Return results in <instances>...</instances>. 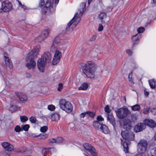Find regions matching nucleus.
I'll use <instances>...</instances> for the list:
<instances>
[{
    "label": "nucleus",
    "instance_id": "61",
    "mask_svg": "<svg viewBox=\"0 0 156 156\" xmlns=\"http://www.w3.org/2000/svg\"><path fill=\"white\" fill-rule=\"evenodd\" d=\"M16 1H17L18 2V4H19V7H21V6L22 5L21 2L19 1L18 0H16Z\"/></svg>",
    "mask_w": 156,
    "mask_h": 156
},
{
    "label": "nucleus",
    "instance_id": "29",
    "mask_svg": "<svg viewBox=\"0 0 156 156\" xmlns=\"http://www.w3.org/2000/svg\"><path fill=\"white\" fill-rule=\"evenodd\" d=\"M131 107L132 110L133 111H139L140 108V105L138 104L131 106Z\"/></svg>",
    "mask_w": 156,
    "mask_h": 156
},
{
    "label": "nucleus",
    "instance_id": "9",
    "mask_svg": "<svg viewBox=\"0 0 156 156\" xmlns=\"http://www.w3.org/2000/svg\"><path fill=\"white\" fill-rule=\"evenodd\" d=\"M138 146L141 153H143L146 151L147 147V143L146 140H141L138 144Z\"/></svg>",
    "mask_w": 156,
    "mask_h": 156
},
{
    "label": "nucleus",
    "instance_id": "38",
    "mask_svg": "<svg viewBox=\"0 0 156 156\" xmlns=\"http://www.w3.org/2000/svg\"><path fill=\"white\" fill-rule=\"evenodd\" d=\"M50 9H49V8H47V7L44 6L42 8L41 11L43 14H45Z\"/></svg>",
    "mask_w": 156,
    "mask_h": 156
},
{
    "label": "nucleus",
    "instance_id": "52",
    "mask_svg": "<svg viewBox=\"0 0 156 156\" xmlns=\"http://www.w3.org/2000/svg\"><path fill=\"white\" fill-rule=\"evenodd\" d=\"M45 4V2L44 0H40L39 3V7H42Z\"/></svg>",
    "mask_w": 156,
    "mask_h": 156
},
{
    "label": "nucleus",
    "instance_id": "63",
    "mask_svg": "<svg viewBox=\"0 0 156 156\" xmlns=\"http://www.w3.org/2000/svg\"><path fill=\"white\" fill-rule=\"evenodd\" d=\"M40 136H41V138L42 139H44L45 138V136L43 135H41V134Z\"/></svg>",
    "mask_w": 156,
    "mask_h": 156
},
{
    "label": "nucleus",
    "instance_id": "18",
    "mask_svg": "<svg viewBox=\"0 0 156 156\" xmlns=\"http://www.w3.org/2000/svg\"><path fill=\"white\" fill-rule=\"evenodd\" d=\"M4 58L6 65L10 69L12 68L13 65L11 60L9 58L7 53L4 54Z\"/></svg>",
    "mask_w": 156,
    "mask_h": 156
},
{
    "label": "nucleus",
    "instance_id": "58",
    "mask_svg": "<svg viewBox=\"0 0 156 156\" xmlns=\"http://www.w3.org/2000/svg\"><path fill=\"white\" fill-rule=\"evenodd\" d=\"M144 94L146 97L148 96L149 94V92L147 91L146 90H144Z\"/></svg>",
    "mask_w": 156,
    "mask_h": 156
},
{
    "label": "nucleus",
    "instance_id": "59",
    "mask_svg": "<svg viewBox=\"0 0 156 156\" xmlns=\"http://www.w3.org/2000/svg\"><path fill=\"white\" fill-rule=\"evenodd\" d=\"M26 77L28 78H30L31 77V75L30 73H27L26 74Z\"/></svg>",
    "mask_w": 156,
    "mask_h": 156
},
{
    "label": "nucleus",
    "instance_id": "25",
    "mask_svg": "<svg viewBox=\"0 0 156 156\" xmlns=\"http://www.w3.org/2000/svg\"><path fill=\"white\" fill-rule=\"evenodd\" d=\"M100 127V131L102 132L105 134H108L110 132V130L108 127L105 124H103Z\"/></svg>",
    "mask_w": 156,
    "mask_h": 156
},
{
    "label": "nucleus",
    "instance_id": "2",
    "mask_svg": "<svg viewBox=\"0 0 156 156\" xmlns=\"http://www.w3.org/2000/svg\"><path fill=\"white\" fill-rule=\"evenodd\" d=\"M78 14V12L76 13L73 18L68 23L66 29V32L72 31L80 21L81 18L80 17L77 16Z\"/></svg>",
    "mask_w": 156,
    "mask_h": 156
},
{
    "label": "nucleus",
    "instance_id": "22",
    "mask_svg": "<svg viewBox=\"0 0 156 156\" xmlns=\"http://www.w3.org/2000/svg\"><path fill=\"white\" fill-rule=\"evenodd\" d=\"M29 62L27 63L26 65V67L27 69H34L36 65L35 61L32 60V61H29Z\"/></svg>",
    "mask_w": 156,
    "mask_h": 156
},
{
    "label": "nucleus",
    "instance_id": "50",
    "mask_svg": "<svg viewBox=\"0 0 156 156\" xmlns=\"http://www.w3.org/2000/svg\"><path fill=\"white\" fill-rule=\"evenodd\" d=\"M63 86L62 83H59L58 85V87L57 89V90L59 91H61L63 88Z\"/></svg>",
    "mask_w": 156,
    "mask_h": 156
},
{
    "label": "nucleus",
    "instance_id": "17",
    "mask_svg": "<svg viewBox=\"0 0 156 156\" xmlns=\"http://www.w3.org/2000/svg\"><path fill=\"white\" fill-rule=\"evenodd\" d=\"M60 43V40L58 37L55 38L53 43L51 47V50L52 51H54L56 50V48L58 47Z\"/></svg>",
    "mask_w": 156,
    "mask_h": 156
},
{
    "label": "nucleus",
    "instance_id": "19",
    "mask_svg": "<svg viewBox=\"0 0 156 156\" xmlns=\"http://www.w3.org/2000/svg\"><path fill=\"white\" fill-rule=\"evenodd\" d=\"M107 120L112 125L114 128L115 125V118L113 115L110 113H108L106 115Z\"/></svg>",
    "mask_w": 156,
    "mask_h": 156
},
{
    "label": "nucleus",
    "instance_id": "11",
    "mask_svg": "<svg viewBox=\"0 0 156 156\" xmlns=\"http://www.w3.org/2000/svg\"><path fill=\"white\" fill-rule=\"evenodd\" d=\"M46 62L44 58H39L37 62V67L39 70L41 72H44Z\"/></svg>",
    "mask_w": 156,
    "mask_h": 156
},
{
    "label": "nucleus",
    "instance_id": "13",
    "mask_svg": "<svg viewBox=\"0 0 156 156\" xmlns=\"http://www.w3.org/2000/svg\"><path fill=\"white\" fill-rule=\"evenodd\" d=\"M141 38L140 35L137 34L132 36L133 47L138 44L140 39Z\"/></svg>",
    "mask_w": 156,
    "mask_h": 156
},
{
    "label": "nucleus",
    "instance_id": "4",
    "mask_svg": "<svg viewBox=\"0 0 156 156\" xmlns=\"http://www.w3.org/2000/svg\"><path fill=\"white\" fill-rule=\"evenodd\" d=\"M60 108L66 112L70 113L73 109V107L69 101L64 99L61 100L59 102Z\"/></svg>",
    "mask_w": 156,
    "mask_h": 156
},
{
    "label": "nucleus",
    "instance_id": "7",
    "mask_svg": "<svg viewBox=\"0 0 156 156\" xmlns=\"http://www.w3.org/2000/svg\"><path fill=\"white\" fill-rule=\"evenodd\" d=\"M12 5L10 2L7 0L5 1L2 3V7L0 9V13L9 12L12 10Z\"/></svg>",
    "mask_w": 156,
    "mask_h": 156
},
{
    "label": "nucleus",
    "instance_id": "26",
    "mask_svg": "<svg viewBox=\"0 0 156 156\" xmlns=\"http://www.w3.org/2000/svg\"><path fill=\"white\" fill-rule=\"evenodd\" d=\"M106 17L107 15L105 12H101L99 16V19L101 20L102 23L105 22V20Z\"/></svg>",
    "mask_w": 156,
    "mask_h": 156
},
{
    "label": "nucleus",
    "instance_id": "42",
    "mask_svg": "<svg viewBox=\"0 0 156 156\" xmlns=\"http://www.w3.org/2000/svg\"><path fill=\"white\" fill-rule=\"evenodd\" d=\"M48 108L49 110L53 111L55 109V107L52 105H49L48 106Z\"/></svg>",
    "mask_w": 156,
    "mask_h": 156
},
{
    "label": "nucleus",
    "instance_id": "37",
    "mask_svg": "<svg viewBox=\"0 0 156 156\" xmlns=\"http://www.w3.org/2000/svg\"><path fill=\"white\" fill-rule=\"evenodd\" d=\"M29 120L32 123H35L37 121V119L35 117L31 116L29 118Z\"/></svg>",
    "mask_w": 156,
    "mask_h": 156
},
{
    "label": "nucleus",
    "instance_id": "35",
    "mask_svg": "<svg viewBox=\"0 0 156 156\" xmlns=\"http://www.w3.org/2000/svg\"><path fill=\"white\" fill-rule=\"evenodd\" d=\"M20 119L22 122H25L28 120V118L25 116H20Z\"/></svg>",
    "mask_w": 156,
    "mask_h": 156
},
{
    "label": "nucleus",
    "instance_id": "14",
    "mask_svg": "<svg viewBox=\"0 0 156 156\" xmlns=\"http://www.w3.org/2000/svg\"><path fill=\"white\" fill-rule=\"evenodd\" d=\"M146 125L144 123H138L134 128V131L136 132L142 131L145 128Z\"/></svg>",
    "mask_w": 156,
    "mask_h": 156
},
{
    "label": "nucleus",
    "instance_id": "40",
    "mask_svg": "<svg viewBox=\"0 0 156 156\" xmlns=\"http://www.w3.org/2000/svg\"><path fill=\"white\" fill-rule=\"evenodd\" d=\"M0 156H10V155L6 151H2L0 152Z\"/></svg>",
    "mask_w": 156,
    "mask_h": 156
},
{
    "label": "nucleus",
    "instance_id": "3",
    "mask_svg": "<svg viewBox=\"0 0 156 156\" xmlns=\"http://www.w3.org/2000/svg\"><path fill=\"white\" fill-rule=\"evenodd\" d=\"M40 48L41 47L39 45H37L34 47L31 51L27 55L26 58L27 61V62L32 60L35 61L34 60L37 58L40 52Z\"/></svg>",
    "mask_w": 156,
    "mask_h": 156
},
{
    "label": "nucleus",
    "instance_id": "62",
    "mask_svg": "<svg viewBox=\"0 0 156 156\" xmlns=\"http://www.w3.org/2000/svg\"><path fill=\"white\" fill-rule=\"evenodd\" d=\"M59 0H55V3L56 4H57L59 2Z\"/></svg>",
    "mask_w": 156,
    "mask_h": 156
},
{
    "label": "nucleus",
    "instance_id": "44",
    "mask_svg": "<svg viewBox=\"0 0 156 156\" xmlns=\"http://www.w3.org/2000/svg\"><path fill=\"white\" fill-rule=\"evenodd\" d=\"M145 30V29L144 27H140L137 30V31L138 33V34H140L143 33Z\"/></svg>",
    "mask_w": 156,
    "mask_h": 156
},
{
    "label": "nucleus",
    "instance_id": "16",
    "mask_svg": "<svg viewBox=\"0 0 156 156\" xmlns=\"http://www.w3.org/2000/svg\"><path fill=\"white\" fill-rule=\"evenodd\" d=\"M16 94L19 100L23 102H25L27 100V96L24 93L21 92H16Z\"/></svg>",
    "mask_w": 156,
    "mask_h": 156
},
{
    "label": "nucleus",
    "instance_id": "47",
    "mask_svg": "<svg viewBox=\"0 0 156 156\" xmlns=\"http://www.w3.org/2000/svg\"><path fill=\"white\" fill-rule=\"evenodd\" d=\"M105 111L108 114L110 113L111 110L110 109L109 106L108 105H106L105 108Z\"/></svg>",
    "mask_w": 156,
    "mask_h": 156
},
{
    "label": "nucleus",
    "instance_id": "24",
    "mask_svg": "<svg viewBox=\"0 0 156 156\" xmlns=\"http://www.w3.org/2000/svg\"><path fill=\"white\" fill-rule=\"evenodd\" d=\"M103 124L98 121H94L93 123V126L97 130H100L101 126H102Z\"/></svg>",
    "mask_w": 156,
    "mask_h": 156
},
{
    "label": "nucleus",
    "instance_id": "46",
    "mask_svg": "<svg viewBox=\"0 0 156 156\" xmlns=\"http://www.w3.org/2000/svg\"><path fill=\"white\" fill-rule=\"evenodd\" d=\"M48 128L47 126H44L41 128V131L43 133L45 132L47 130Z\"/></svg>",
    "mask_w": 156,
    "mask_h": 156
},
{
    "label": "nucleus",
    "instance_id": "30",
    "mask_svg": "<svg viewBox=\"0 0 156 156\" xmlns=\"http://www.w3.org/2000/svg\"><path fill=\"white\" fill-rule=\"evenodd\" d=\"M44 6L47 7V8H49V9H50L51 8H52V6H51V1L50 0H48Z\"/></svg>",
    "mask_w": 156,
    "mask_h": 156
},
{
    "label": "nucleus",
    "instance_id": "10",
    "mask_svg": "<svg viewBox=\"0 0 156 156\" xmlns=\"http://www.w3.org/2000/svg\"><path fill=\"white\" fill-rule=\"evenodd\" d=\"M55 53L53 57L52 64L53 65H55L58 63L62 57V53L58 50H56Z\"/></svg>",
    "mask_w": 156,
    "mask_h": 156
},
{
    "label": "nucleus",
    "instance_id": "60",
    "mask_svg": "<svg viewBox=\"0 0 156 156\" xmlns=\"http://www.w3.org/2000/svg\"><path fill=\"white\" fill-rule=\"evenodd\" d=\"M20 7L21 8H23L24 10L27 9V7L24 5H22Z\"/></svg>",
    "mask_w": 156,
    "mask_h": 156
},
{
    "label": "nucleus",
    "instance_id": "34",
    "mask_svg": "<svg viewBox=\"0 0 156 156\" xmlns=\"http://www.w3.org/2000/svg\"><path fill=\"white\" fill-rule=\"evenodd\" d=\"M149 85L151 87L152 89H154L155 87V84L153 80H149Z\"/></svg>",
    "mask_w": 156,
    "mask_h": 156
},
{
    "label": "nucleus",
    "instance_id": "48",
    "mask_svg": "<svg viewBox=\"0 0 156 156\" xmlns=\"http://www.w3.org/2000/svg\"><path fill=\"white\" fill-rule=\"evenodd\" d=\"M128 78L129 81L132 83H133V80L132 79V73L131 72L130 74H129L128 76Z\"/></svg>",
    "mask_w": 156,
    "mask_h": 156
},
{
    "label": "nucleus",
    "instance_id": "56",
    "mask_svg": "<svg viewBox=\"0 0 156 156\" xmlns=\"http://www.w3.org/2000/svg\"><path fill=\"white\" fill-rule=\"evenodd\" d=\"M126 53L129 55H131L132 54V51L128 49L126 50Z\"/></svg>",
    "mask_w": 156,
    "mask_h": 156
},
{
    "label": "nucleus",
    "instance_id": "39",
    "mask_svg": "<svg viewBox=\"0 0 156 156\" xmlns=\"http://www.w3.org/2000/svg\"><path fill=\"white\" fill-rule=\"evenodd\" d=\"M151 155L153 156H156V147L152 149L150 151Z\"/></svg>",
    "mask_w": 156,
    "mask_h": 156
},
{
    "label": "nucleus",
    "instance_id": "27",
    "mask_svg": "<svg viewBox=\"0 0 156 156\" xmlns=\"http://www.w3.org/2000/svg\"><path fill=\"white\" fill-rule=\"evenodd\" d=\"M88 87V84L86 83H84L82 84L81 86L79 87V90H85L87 89Z\"/></svg>",
    "mask_w": 156,
    "mask_h": 156
},
{
    "label": "nucleus",
    "instance_id": "45",
    "mask_svg": "<svg viewBox=\"0 0 156 156\" xmlns=\"http://www.w3.org/2000/svg\"><path fill=\"white\" fill-rule=\"evenodd\" d=\"M56 143H62L63 141V139L62 137H58L56 139Z\"/></svg>",
    "mask_w": 156,
    "mask_h": 156
},
{
    "label": "nucleus",
    "instance_id": "51",
    "mask_svg": "<svg viewBox=\"0 0 156 156\" xmlns=\"http://www.w3.org/2000/svg\"><path fill=\"white\" fill-rule=\"evenodd\" d=\"M129 123V121L128 120H124L123 122V126H124L128 125Z\"/></svg>",
    "mask_w": 156,
    "mask_h": 156
},
{
    "label": "nucleus",
    "instance_id": "49",
    "mask_svg": "<svg viewBox=\"0 0 156 156\" xmlns=\"http://www.w3.org/2000/svg\"><path fill=\"white\" fill-rule=\"evenodd\" d=\"M97 120L96 121H98L101 122V121L104 120V118L101 115H98L97 117Z\"/></svg>",
    "mask_w": 156,
    "mask_h": 156
},
{
    "label": "nucleus",
    "instance_id": "53",
    "mask_svg": "<svg viewBox=\"0 0 156 156\" xmlns=\"http://www.w3.org/2000/svg\"><path fill=\"white\" fill-rule=\"evenodd\" d=\"M87 112H86L83 113H82L80 114V117L81 118H84L85 116L87 117Z\"/></svg>",
    "mask_w": 156,
    "mask_h": 156
},
{
    "label": "nucleus",
    "instance_id": "12",
    "mask_svg": "<svg viewBox=\"0 0 156 156\" xmlns=\"http://www.w3.org/2000/svg\"><path fill=\"white\" fill-rule=\"evenodd\" d=\"M50 32V30L47 29L43 31L41 34L37 37L38 41L41 42L46 38L48 36Z\"/></svg>",
    "mask_w": 156,
    "mask_h": 156
},
{
    "label": "nucleus",
    "instance_id": "15",
    "mask_svg": "<svg viewBox=\"0 0 156 156\" xmlns=\"http://www.w3.org/2000/svg\"><path fill=\"white\" fill-rule=\"evenodd\" d=\"M2 146L6 150L12 151L14 149V147L12 145L8 142H3L1 144Z\"/></svg>",
    "mask_w": 156,
    "mask_h": 156
},
{
    "label": "nucleus",
    "instance_id": "64",
    "mask_svg": "<svg viewBox=\"0 0 156 156\" xmlns=\"http://www.w3.org/2000/svg\"><path fill=\"white\" fill-rule=\"evenodd\" d=\"M93 0H88V4L89 5Z\"/></svg>",
    "mask_w": 156,
    "mask_h": 156
},
{
    "label": "nucleus",
    "instance_id": "41",
    "mask_svg": "<svg viewBox=\"0 0 156 156\" xmlns=\"http://www.w3.org/2000/svg\"><path fill=\"white\" fill-rule=\"evenodd\" d=\"M87 116H89L91 117H94L95 115V113L93 112L87 111Z\"/></svg>",
    "mask_w": 156,
    "mask_h": 156
},
{
    "label": "nucleus",
    "instance_id": "28",
    "mask_svg": "<svg viewBox=\"0 0 156 156\" xmlns=\"http://www.w3.org/2000/svg\"><path fill=\"white\" fill-rule=\"evenodd\" d=\"M129 133L127 131H122L121 135L122 138L126 140L127 138V137L128 136Z\"/></svg>",
    "mask_w": 156,
    "mask_h": 156
},
{
    "label": "nucleus",
    "instance_id": "23",
    "mask_svg": "<svg viewBox=\"0 0 156 156\" xmlns=\"http://www.w3.org/2000/svg\"><path fill=\"white\" fill-rule=\"evenodd\" d=\"M42 58H44L45 61L46 62H49L51 60V54L47 52L44 53L42 57Z\"/></svg>",
    "mask_w": 156,
    "mask_h": 156
},
{
    "label": "nucleus",
    "instance_id": "8",
    "mask_svg": "<svg viewBox=\"0 0 156 156\" xmlns=\"http://www.w3.org/2000/svg\"><path fill=\"white\" fill-rule=\"evenodd\" d=\"M83 147L84 148L90 153L94 156H97V153L95 148L91 144L88 143H85L83 144Z\"/></svg>",
    "mask_w": 156,
    "mask_h": 156
},
{
    "label": "nucleus",
    "instance_id": "54",
    "mask_svg": "<svg viewBox=\"0 0 156 156\" xmlns=\"http://www.w3.org/2000/svg\"><path fill=\"white\" fill-rule=\"evenodd\" d=\"M97 35L96 34H94L92 37L90 39V41H95Z\"/></svg>",
    "mask_w": 156,
    "mask_h": 156
},
{
    "label": "nucleus",
    "instance_id": "32",
    "mask_svg": "<svg viewBox=\"0 0 156 156\" xmlns=\"http://www.w3.org/2000/svg\"><path fill=\"white\" fill-rule=\"evenodd\" d=\"M50 149V148H44L42 151V154L43 156H47V154L48 152V150Z\"/></svg>",
    "mask_w": 156,
    "mask_h": 156
},
{
    "label": "nucleus",
    "instance_id": "43",
    "mask_svg": "<svg viewBox=\"0 0 156 156\" xmlns=\"http://www.w3.org/2000/svg\"><path fill=\"white\" fill-rule=\"evenodd\" d=\"M150 108L147 107L146 108H144L143 110V113L144 114H147L150 110Z\"/></svg>",
    "mask_w": 156,
    "mask_h": 156
},
{
    "label": "nucleus",
    "instance_id": "1",
    "mask_svg": "<svg viewBox=\"0 0 156 156\" xmlns=\"http://www.w3.org/2000/svg\"><path fill=\"white\" fill-rule=\"evenodd\" d=\"M80 65L83 73L87 77L90 78L94 77L96 69L94 64L93 62L88 61L86 63H82Z\"/></svg>",
    "mask_w": 156,
    "mask_h": 156
},
{
    "label": "nucleus",
    "instance_id": "21",
    "mask_svg": "<svg viewBox=\"0 0 156 156\" xmlns=\"http://www.w3.org/2000/svg\"><path fill=\"white\" fill-rule=\"evenodd\" d=\"M48 117L51 118L52 121H57L60 118L59 115L56 113H52L49 115Z\"/></svg>",
    "mask_w": 156,
    "mask_h": 156
},
{
    "label": "nucleus",
    "instance_id": "6",
    "mask_svg": "<svg viewBox=\"0 0 156 156\" xmlns=\"http://www.w3.org/2000/svg\"><path fill=\"white\" fill-rule=\"evenodd\" d=\"M115 112L118 117L121 119L125 118L130 113L127 108H119Z\"/></svg>",
    "mask_w": 156,
    "mask_h": 156
},
{
    "label": "nucleus",
    "instance_id": "5",
    "mask_svg": "<svg viewBox=\"0 0 156 156\" xmlns=\"http://www.w3.org/2000/svg\"><path fill=\"white\" fill-rule=\"evenodd\" d=\"M127 138L126 140H127V141L125 140L123 143L124 151L126 153H128L129 152L128 147L131 144V142L129 141L133 140H134V134L133 133H129Z\"/></svg>",
    "mask_w": 156,
    "mask_h": 156
},
{
    "label": "nucleus",
    "instance_id": "20",
    "mask_svg": "<svg viewBox=\"0 0 156 156\" xmlns=\"http://www.w3.org/2000/svg\"><path fill=\"white\" fill-rule=\"evenodd\" d=\"M144 124L151 128H154L156 126V124L154 121L151 119H146L144 121Z\"/></svg>",
    "mask_w": 156,
    "mask_h": 156
},
{
    "label": "nucleus",
    "instance_id": "57",
    "mask_svg": "<svg viewBox=\"0 0 156 156\" xmlns=\"http://www.w3.org/2000/svg\"><path fill=\"white\" fill-rule=\"evenodd\" d=\"M49 142L52 143H56V139H55L54 138L50 139L49 140Z\"/></svg>",
    "mask_w": 156,
    "mask_h": 156
},
{
    "label": "nucleus",
    "instance_id": "36",
    "mask_svg": "<svg viewBox=\"0 0 156 156\" xmlns=\"http://www.w3.org/2000/svg\"><path fill=\"white\" fill-rule=\"evenodd\" d=\"M14 130L16 132L19 133L20 131H22L23 130L22 129L20 126L17 125L15 127Z\"/></svg>",
    "mask_w": 156,
    "mask_h": 156
},
{
    "label": "nucleus",
    "instance_id": "55",
    "mask_svg": "<svg viewBox=\"0 0 156 156\" xmlns=\"http://www.w3.org/2000/svg\"><path fill=\"white\" fill-rule=\"evenodd\" d=\"M103 29V27L102 25L100 24L99 25V27L98 29V30L99 31H101Z\"/></svg>",
    "mask_w": 156,
    "mask_h": 156
},
{
    "label": "nucleus",
    "instance_id": "33",
    "mask_svg": "<svg viewBox=\"0 0 156 156\" xmlns=\"http://www.w3.org/2000/svg\"><path fill=\"white\" fill-rule=\"evenodd\" d=\"M21 128L23 129L26 131H27L29 128H30V126L28 124H25V125H23L21 126Z\"/></svg>",
    "mask_w": 156,
    "mask_h": 156
},
{
    "label": "nucleus",
    "instance_id": "31",
    "mask_svg": "<svg viewBox=\"0 0 156 156\" xmlns=\"http://www.w3.org/2000/svg\"><path fill=\"white\" fill-rule=\"evenodd\" d=\"M82 4L83 6V7H82L81 9H79L80 14H81L82 15V14L83 13V11L85 10L86 9V4L85 2H83L82 3Z\"/></svg>",
    "mask_w": 156,
    "mask_h": 156
}]
</instances>
